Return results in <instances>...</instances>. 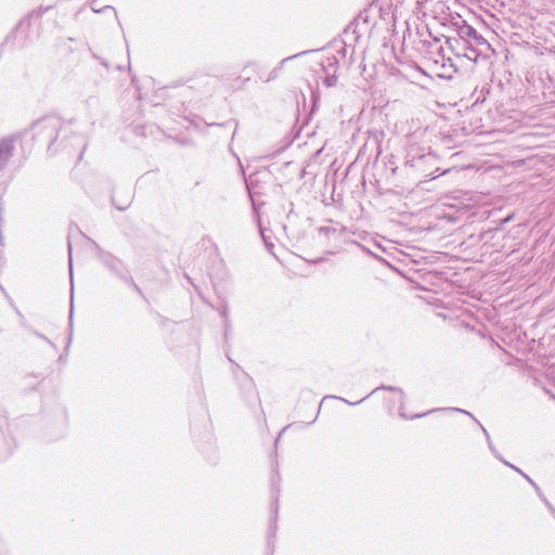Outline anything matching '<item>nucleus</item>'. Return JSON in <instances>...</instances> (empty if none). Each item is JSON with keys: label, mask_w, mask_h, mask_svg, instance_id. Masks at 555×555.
<instances>
[{"label": "nucleus", "mask_w": 555, "mask_h": 555, "mask_svg": "<svg viewBox=\"0 0 555 555\" xmlns=\"http://www.w3.org/2000/svg\"><path fill=\"white\" fill-rule=\"evenodd\" d=\"M73 122V119L64 120L59 115H46L33 122V140L47 145L51 155L67 150L73 141L82 142V137L74 131Z\"/></svg>", "instance_id": "obj_1"}, {"label": "nucleus", "mask_w": 555, "mask_h": 555, "mask_svg": "<svg viewBox=\"0 0 555 555\" xmlns=\"http://www.w3.org/2000/svg\"><path fill=\"white\" fill-rule=\"evenodd\" d=\"M404 169L408 175L417 178L435 179L438 168V157L429 147L411 144L406 149Z\"/></svg>", "instance_id": "obj_2"}, {"label": "nucleus", "mask_w": 555, "mask_h": 555, "mask_svg": "<svg viewBox=\"0 0 555 555\" xmlns=\"http://www.w3.org/2000/svg\"><path fill=\"white\" fill-rule=\"evenodd\" d=\"M280 480L278 468L273 467V475L271 477V507H270V522L267 531V554L273 555L274 539L278 530V514H279V494H280Z\"/></svg>", "instance_id": "obj_3"}, {"label": "nucleus", "mask_w": 555, "mask_h": 555, "mask_svg": "<svg viewBox=\"0 0 555 555\" xmlns=\"http://www.w3.org/2000/svg\"><path fill=\"white\" fill-rule=\"evenodd\" d=\"M450 24L463 42L476 46H488L487 40L463 20L460 14L450 15Z\"/></svg>", "instance_id": "obj_4"}, {"label": "nucleus", "mask_w": 555, "mask_h": 555, "mask_svg": "<svg viewBox=\"0 0 555 555\" xmlns=\"http://www.w3.org/2000/svg\"><path fill=\"white\" fill-rule=\"evenodd\" d=\"M96 248V258L116 278L119 280L126 279L130 273L128 266L112 253L103 250L99 245L94 244Z\"/></svg>", "instance_id": "obj_5"}, {"label": "nucleus", "mask_w": 555, "mask_h": 555, "mask_svg": "<svg viewBox=\"0 0 555 555\" xmlns=\"http://www.w3.org/2000/svg\"><path fill=\"white\" fill-rule=\"evenodd\" d=\"M268 176L267 172H256L245 179L246 189L255 214H258L259 208L264 205V203L259 202L257 197L264 195L261 183L263 182V178Z\"/></svg>", "instance_id": "obj_6"}, {"label": "nucleus", "mask_w": 555, "mask_h": 555, "mask_svg": "<svg viewBox=\"0 0 555 555\" xmlns=\"http://www.w3.org/2000/svg\"><path fill=\"white\" fill-rule=\"evenodd\" d=\"M378 390H388V391H393V392H398L400 395V408H399V414L401 417H405L404 413L402 412V405L404 403V391L399 388V387H395V386H387V385H380L378 387H376L375 389H373L369 395H366L365 397H363L362 399L356 401V402H350L348 401L347 399L345 398H340V397H336V396H325L323 398V400L320 402V405H319V411L318 413L320 412V409H321V405H322V402L327 399V398H334V399H339L341 401H344L345 403L349 404V405H356V404H359L361 402H363L365 399H367L370 396H372L373 393L377 392Z\"/></svg>", "instance_id": "obj_7"}, {"label": "nucleus", "mask_w": 555, "mask_h": 555, "mask_svg": "<svg viewBox=\"0 0 555 555\" xmlns=\"http://www.w3.org/2000/svg\"><path fill=\"white\" fill-rule=\"evenodd\" d=\"M51 7H40L37 10H33L26 17H24L15 28V31H21L24 27H29L31 20H40L42 15L49 11Z\"/></svg>", "instance_id": "obj_8"}, {"label": "nucleus", "mask_w": 555, "mask_h": 555, "mask_svg": "<svg viewBox=\"0 0 555 555\" xmlns=\"http://www.w3.org/2000/svg\"><path fill=\"white\" fill-rule=\"evenodd\" d=\"M347 232L346 227H340L339 229L332 227H321L319 228V234L324 236L327 240L341 237Z\"/></svg>", "instance_id": "obj_9"}, {"label": "nucleus", "mask_w": 555, "mask_h": 555, "mask_svg": "<svg viewBox=\"0 0 555 555\" xmlns=\"http://www.w3.org/2000/svg\"><path fill=\"white\" fill-rule=\"evenodd\" d=\"M446 43L448 44L449 49L456 55L462 56L463 54V41L460 38H446Z\"/></svg>", "instance_id": "obj_10"}, {"label": "nucleus", "mask_w": 555, "mask_h": 555, "mask_svg": "<svg viewBox=\"0 0 555 555\" xmlns=\"http://www.w3.org/2000/svg\"><path fill=\"white\" fill-rule=\"evenodd\" d=\"M68 256H69V270H70V284H73L72 272V243L68 241ZM73 312H74V285L70 286V310H69V327H73Z\"/></svg>", "instance_id": "obj_11"}, {"label": "nucleus", "mask_w": 555, "mask_h": 555, "mask_svg": "<svg viewBox=\"0 0 555 555\" xmlns=\"http://www.w3.org/2000/svg\"><path fill=\"white\" fill-rule=\"evenodd\" d=\"M476 44H468L463 42V54L462 56L467 57L470 61H477L479 52L476 49Z\"/></svg>", "instance_id": "obj_12"}, {"label": "nucleus", "mask_w": 555, "mask_h": 555, "mask_svg": "<svg viewBox=\"0 0 555 555\" xmlns=\"http://www.w3.org/2000/svg\"><path fill=\"white\" fill-rule=\"evenodd\" d=\"M220 314L224 319L225 337H228V334H229L230 327H231V323L229 320V307H228L227 302H223V305L220 309Z\"/></svg>", "instance_id": "obj_13"}, {"label": "nucleus", "mask_w": 555, "mask_h": 555, "mask_svg": "<svg viewBox=\"0 0 555 555\" xmlns=\"http://www.w3.org/2000/svg\"><path fill=\"white\" fill-rule=\"evenodd\" d=\"M11 156V147L8 144H0V167L4 166Z\"/></svg>", "instance_id": "obj_14"}, {"label": "nucleus", "mask_w": 555, "mask_h": 555, "mask_svg": "<svg viewBox=\"0 0 555 555\" xmlns=\"http://www.w3.org/2000/svg\"><path fill=\"white\" fill-rule=\"evenodd\" d=\"M127 278L122 280V282H125L128 286H130L131 288H133V291H135L140 296H143V292L142 289L138 286V284L134 282L133 278L131 276V274H127L126 275Z\"/></svg>", "instance_id": "obj_15"}, {"label": "nucleus", "mask_w": 555, "mask_h": 555, "mask_svg": "<svg viewBox=\"0 0 555 555\" xmlns=\"http://www.w3.org/2000/svg\"><path fill=\"white\" fill-rule=\"evenodd\" d=\"M452 411H455V412H460V413H464L466 415H469L473 420L476 421V423L479 425L480 429L482 430L483 433V436L487 437L489 435L488 430L473 416L472 413H469L468 411H465V410H462V409H459V408H454V409H451Z\"/></svg>", "instance_id": "obj_16"}, {"label": "nucleus", "mask_w": 555, "mask_h": 555, "mask_svg": "<svg viewBox=\"0 0 555 555\" xmlns=\"http://www.w3.org/2000/svg\"><path fill=\"white\" fill-rule=\"evenodd\" d=\"M521 476H522L524 478H527V481H528V482L533 487V489L535 490V492H537V494H538L539 496L544 495V494H543V492H542V490H541V488L535 483V481H534V480H532V479H531V477H530V476H528L526 473H521Z\"/></svg>", "instance_id": "obj_17"}, {"label": "nucleus", "mask_w": 555, "mask_h": 555, "mask_svg": "<svg viewBox=\"0 0 555 555\" xmlns=\"http://www.w3.org/2000/svg\"><path fill=\"white\" fill-rule=\"evenodd\" d=\"M281 73V66H275L268 75V77L263 80L264 82H269L275 80Z\"/></svg>", "instance_id": "obj_18"}, {"label": "nucleus", "mask_w": 555, "mask_h": 555, "mask_svg": "<svg viewBox=\"0 0 555 555\" xmlns=\"http://www.w3.org/2000/svg\"><path fill=\"white\" fill-rule=\"evenodd\" d=\"M0 291L1 293L4 295V297L7 298V300L9 301L10 306L15 310V312L18 314V315H22L20 310L16 308L13 299L11 298V296L8 294V292L5 291V288L0 285Z\"/></svg>", "instance_id": "obj_19"}, {"label": "nucleus", "mask_w": 555, "mask_h": 555, "mask_svg": "<svg viewBox=\"0 0 555 555\" xmlns=\"http://www.w3.org/2000/svg\"><path fill=\"white\" fill-rule=\"evenodd\" d=\"M306 53H307V51H302V52L297 53V54H294V55H292V56L284 57L283 60H281V61H280V63H279L276 66H281V70H282V69H283V67H284V65H285L287 62H289L291 60L296 59V57H298V56H300V55H304V54H306Z\"/></svg>", "instance_id": "obj_20"}, {"label": "nucleus", "mask_w": 555, "mask_h": 555, "mask_svg": "<svg viewBox=\"0 0 555 555\" xmlns=\"http://www.w3.org/2000/svg\"><path fill=\"white\" fill-rule=\"evenodd\" d=\"M442 67L446 69V72L439 74L438 76L441 77V78L451 79L452 78V74L451 73L455 72V69H452L453 68V64H450L449 68H447L446 64H443Z\"/></svg>", "instance_id": "obj_21"}, {"label": "nucleus", "mask_w": 555, "mask_h": 555, "mask_svg": "<svg viewBox=\"0 0 555 555\" xmlns=\"http://www.w3.org/2000/svg\"><path fill=\"white\" fill-rule=\"evenodd\" d=\"M242 376L244 378V384L247 390H254V382L253 379L245 373L242 372Z\"/></svg>", "instance_id": "obj_22"}, {"label": "nucleus", "mask_w": 555, "mask_h": 555, "mask_svg": "<svg viewBox=\"0 0 555 555\" xmlns=\"http://www.w3.org/2000/svg\"><path fill=\"white\" fill-rule=\"evenodd\" d=\"M337 82V77L335 75H327L324 80H323V83L326 86V87H334Z\"/></svg>", "instance_id": "obj_23"}, {"label": "nucleus", "mask_w": 555, "mask_h": 555, "mask_svg": "<svg viewBox=\"0 0 555 555\" xmlns=\"http://www.w3.org/2000/svg\"><path fill=\"white\" fill-rule=\"evenodd\" d=\"M34 335L37 336L38 338L47 341L50 346H52L53 348H56V346L54 345L53 341H51L46 335L37 332V331H34Z\"/></svg>", "instance_id": "obj_24"}, {"label": "nucleus", "mask_w": 555, "mask_h": 555, "mask_svg": "<svg viewBox=\"0 0 555 555\" xmlns=\"http://www.w3.org/2000/svg\"><path fill=\"white\" fill-rule=\"evenodd\" d=\"M488 447H489L490 451L492 452V454H493L498 460H502V455L498 452V450H496V449H495V447L493 446L492 440H489V442H488Z\"/></svg>", "instance_id": "obj_25"}, {"label": "nucleus", "mask_w": 555, "mask_h": 555, "mask_svg": "<svg viewBox=\"0 0 555 555\" xmlns=\"http://www.w3.org/2000/svg\"><path fill=\"white\" fill-rule=\"evenodd\" d=\"M504 465L511 467L512 469H514L515 472H517L519 475H521V473H524L520 468L516 467L515 465H513L512 463L507 462L503 456H502V460H500Z\"/></svg>", "instance_id": "obj_26"}, {"label": "nucleus", "mask_w": 555, "mask_h": 555, "mask_svg": "<svg viewBox=\"0 0 555 555\" xmlns=\"http://www.w3.org/2000/svg\"><path fill=\"white\" fill-rule=\"evenodd\" d=\"M106 10H113V11H114V13H115V15H117V13H116L115 9H114L113 7H111V5H105V7H103L102 9H95V8H92V11H93V12H95V13H102V12H104V11H106Z\"/></svg>", "instance_id": "obj_27"}, {"label": "nucleus", "mask_w": 555, "mask_h": 555, "mask_svg": "<svg viewBox=\"0 0 555 555\" xmlns=\"http://www.w3.org/2000/svg\"><path fill=\"white\" fill-rule=\"evenodd\" d=\"M12 451L13 449L11 447H8L5 450H0V454L7 457L12 453Z\"/></svg>", "instance_id": "obj_28"}, {"label": "nucleus", "mask_w": 555, "mask_h": 555, "mask_svg": "<svg viewBox=\"0 0 555 555\" xmlns=\"http://www.w3.org/2000/svg\"><path fill=\"white\" fill-rule=\"evenodd\" d=\"M436 411H437V410H430V411H428V412H426V413L415 414V415H413L411 418H412V420H413V418H420V417L426 416L427 414L433 413V412H436Z\"/></svg>", "instance_id": "obj_29"}, {"label": "nucleus", "mask_w": 555, "mask_h": 555, "mask_svg": "<svg viewBox=\"0 0 555 555\" xmlns=\"http://www.w3.org/2000/svg\"><path fill=\"white\" fill-rule=\"evenodd\" d=\"M229 361L233 364V373L236 374V371H241V367L238 364H236L230 357H228Z\"/></svg>", "instance_id": "obj_30"}, {"label": "nucleus", "mask_w": 555, "mask_h": 555, "mask_svg": "<svg viewBox=\"0 0 555 555\" xmlns=\"http://www.w3.org/2000/svg\"><path fill=\"white\" fill-rule=\"evenodd\" d=\"M545 506L550 509V512L555 515V507L552 505V503L547 500L545 503Z\"/></svg>", "instance_id": "obj_31"}, {"label": "nucleus", "mask_w": 555, "mask_h": 555, "mask_svg": "<svg viewBox=\"0 0 555 555\" xmlns=\"http://www.w3.org/2000/svg\"><path fill=\"white\" fill-rule=\"evenodd\" d=\"M539 498H540V500H541L543 503H545V502L547 501V499L545 498V495H542V496H539Z\"/></svg>", "instance_id": "obj_32"}, {"label": "nucleus", "mask_w": 555, "mask_h": 555, "mask_svg": "<svg viewBox=\"0 0 555 555\" xmlns=\"http://www.w3.org/2000/svg\"><path fill=\"white\" fill-rule=\"evenodd\" d=\"M116 208L119 209V210H125L127 208V206H122V207L121 206H116Z\"/></svg>", "instance_id": "obj_33"}, {"label": "nucleus", "mask_w": 555, "mask_h": 555, "mask_svg": "<svg viewBox=\"0 0 555 555\" xmlns=\"http://www.w3.org/2000/svg\"><path fill=\"white\" fill-rule=\"evenodd\" d=\"M85 149H86V146H83L82 151L80 152V154H79V158H81V157H82V153H83Z\"/></svg>", "instance_id": "obj_34"}, {"label": "nucleus", "mask_w": 555, "mask_h": 555, "mask_svg": "<svg viewBox=\"0 0 555 555\" xmlns=\"http://www.w3.org/2000/svg\"><path fill=\"white\" fill-rule=\"evenodd\" d=\"M486 440H487V443L489 442V440H491L490 435H488V436L486 437Z\"/></svg>", "instance_id": "obj_35"}, {"label": "nucleus", "mask_w": 555, "mask_h": 555, "mask_svg": "<svg viewBox=\"0 0 555 555\" xmlns=\"http://www.w3.org/2000/svg\"><path fill=\"white\" fill-rule=\"evenodd\" d=\"M70 340H72V333L69 334V337H68V345L70 344Z\"/></svg>", "instance_id": "obj_36"}, {"label": "nucleus", "mask_w": 555, "mask_h": 555, "mask_svg": "<svg viewBox=\"0 0 555 555\" xmlns=\"http://www.w3.org/2000/svg\"><path fill=\"white\" fill-rule=\"evenodd\" d=\"M287 429V426L286 427H283L282 431L280 433V435L285 431Z\"/></svg>", "instance_id": "obj_37"}, {"label": "nucleus", "mask_w": 555, "mask_h": 555, "mask_svg": "<svg viewBox=\"0 0 555 555\" xmlns=\"http://www.w3.org/2000/svg\"><path fill=\"white\" fill-rule=\"evenodd\" d=\"M336 63H337V61L335 60L334 63H330V66H333Z\"/></svg>", "instance_id": "obj_38"}, {"label": "nucleus", "mask_w": 555, "mask_h": 555, "mask_svg": "<svg viewBox=\"0 0 555 555\" xmlns=\"http://www.w3.org/2000/svg\"><path fill=\"white\" fill-rule=\"evenodd\" d=\"M59 360H60V361H63V360H64V357H63V356H60Z\"/></svg>", "instance_id": "obj_39"}]
</instances>
